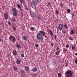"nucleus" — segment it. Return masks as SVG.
Wrapping results in <instances>:
<instances>
[{"mask_svg":"<svg viewBox=\"0 0 77 77\" xmlns=\"http://www.w3.org/2000/svg\"><path fill=\"white\" fill-rule=\"evenodd\" d=\"M39 32V33H38L36 36L37 39L39 40H41L42 39H43L42 37H43V36H45V32L42 31H40Z\"/></svg>","mask_w":77,"mask_h":77,"instance_id":"nucleus-1","label":"nucleus"},{"mask_svg":"<svg viewBox=\"0 0 77 77\" xmlns=\"http://www.w3.org/2000/svg\"><path fill=\"white\" fill-rule=\"evenodd\" d=\"M44 36H45V37L46 38H47V35H45Z\"/></svg>","mask_w":77,"mask_h":77,"instance_id":"nucleus-48","label":"nucleus"},{"mask_svg":"<svg viewBox=\"0 0 77 77\" xmlns=\"http://www.w3.org/2000/svg\"><path fill=\"white\" fill-rule=\"evenodd\" d=\"M13 29H14V30L15 31H16V30H17V29H16V27H15V26H13Z\"/></svg>","mask_w":77,"mask_h":77,"instance_id":"nucleus-29","label":"nucleus"},{"mask_svg":"<svg viewBox=\"0 0 77 77\" xmlns=\"http://www.w3.org/2000/svg\"><path fill=\"white\" fill-rule=\"evenodd\" d=\"M20 1L21 3H23V2H24L23 0H20Z\"/></svg>","mask_w":77,"mask_h":77,"instance_id":"nucleus-33","label":"nucleus"},{"mask_svg":"<svg viewBox=\"0 0 77 77\" xmlns=\"http://www.w3.org/2000/svg\"><path fill=\"white\" fill-rule=\"evenodd\" d=\"M75 56H77V53H75Z\"/></svg>","mask_w":77,"mask_h":77,"instance_id":"nucleus-53","label":"nucleus"},{"mask_svg":"<svg viewBox=\"0 0 77 77\" xmlns=\"http://www.w3.org/2000/svg\"><path fill=\"white\" fill-rule=\"evenodd\" d=\"M54 2H56V0H54Z\"/></svg>","mask_w":77,"mask_h":77,"instance_id":"nucleus-54","label":"nucleus"},{"mask_svg":"<svg viewBox=\"0 0 77 77\" xmlns=\"http://www.w3.org/2000/svg\"><path fill=\"white\" fill-rule=\"evenodd\" d=\"M62 32L63 33V34H65V31H62Z\"/></svg>","mask_w":77,"mask_h":77,"instance_id":"nucleus-44","label":"nucleus"},{"mask_svg":"<svg viewBox=\"0 0 77 77\" xmlns=\"http://www.w3.org/2000/svg\"><path fill=\"white\" fill-rule=\"evenodd\" d=\"M49 32L50 33V35H51V36H53V33H52V31L51 30H49Z\"/></svg>","mask_w":77,"mask_h":77,"instance_id":"nucleus-14","label":"nucleus"},{"mask_svg":"<svg viewBox=\"0 0 77 77\" xmlns=\"http://www.w3.org/2000/svg\"><path fill=\"white\" fill-rule=\"evenodd\" d=\"M29 12L30 13L31 16L34 13V12H33V11H32L31 10H30L29 11Z\"/></svg>","mask_w":77,"mask_h":77,"instance_id":"nucleus-17","label":"nucleus"},{"mask_svg":"<svg viewBox=\"0 0 77 77\" xmlns=\"http://www.w3.org/2000/svg\"><path fill=\"white\" fill-rule=\"evenodd\" d=\"M29 67L28 66H26L25 67V70L27 71H29Z\"/></svg>","mask_w":77,"mask_h":77,"instance_id":"nucleus-10","label":"nucleus"},{"mask_svg":"<svg viewBox=\"0 0 77 77\" xmlns=\"http://www.w3.org/2000/svg\"><path fill=\"white\" fill-rule=\"evenodd\" d=\"M60 49V48H59L57 47V50H59Z\"/></svg>","mask_w":77,"mask_h":77,"instance_id":"nucleus-47","label":"nucleus"},{"mask_svg":"<svg viewBox=\"0 0 77 77\" xmlns=\"http://www.w3.org/2000/svg\"><path fill=\"white\" fill-rule=\"evenodd\" d=\"M54 38L55 39H56L57 38V37L56 36H54Z\"/></svg>","mask_w":77,"mask_h":77,"instance_id":"nucleus-50","label":"nucleus"},{"mask_svg":"<svg viewBox=\"0 0 77 77\" xmlns=\"http://www.w3.org/2000/svg\"><path fill=\"white\" fill-rule=\"evenodd\" d=\"M55 22H56V23H57V20H55Z\"/></svg>","mask_w":77,"mask_h":77,"instance_id":"nucleus-51","label":"nucleus"},{"mask_svg":"<svg viewBox=\"0 0 77 77\" xmlns=\"http://www.w3.org/2000/svg\"><path fill=\"white\" fill-rule=\"evenodd\" d=\"M20 74H21V77H26V72L24 71V70H21L20 71Z\"/></svg>","mask_w":77,"mask_h":77,"instance_id":"nucleus-4","label":"nucleus"},{"mask_svg":"<svg viewBox=\"0 0 77 77\" xmlns=\"http://www.w3.org/2000/svg\"><path fill=\"white\" fill-rule=\"evenodd\" d=\"M1 42V38H0V42Z\"/></svg>","mask_w":77,"mask_h":77,"instance_id":"nucleus-55","label":"nucleus"},{"mask_svg":"<svg viewBox=\"0 0 77 77\" xmlns=\"http://www.w3.org/2000/svg\"><path fill=\"white\" fill-rule=\"evenodd\" d=\"M61 73H59L58 74V77H61Z\"/></svg>","mask_w":77,"mask_h":77,"instance_id":"nucleus-28","label":"nucleus"},{"mask_svg":"<svg viewBox=\"0 0 77 77\" xmlns=\"http://www.w3.org/2000/svg\"><path fill=\"white\" fill-rule=\"evenodd\" d=\"M37 17L38 20H40V18H41V16L39 15H38L37 16Z\"/></svg>","mask_w":77,"mask_h":77,"instance_id":"nucleus-22","label":"nucleus"},{"mask_svg":"<svg viewBox=\"0 0 77 77\" xmlns=\"http://www.w3.org/2000/svg\"><path fill=\"white\" fill-rule=\"evenodd\" d=\"M60 50H59L57 51L56 53H55V54L57 55V56H58V55H59V54L60 53Z\"/></svg>","mask_w":77,"mask_h":77,"instance_id":"nucleus-13","label":"nucleus"},{"mask_svg":"<svg viewBox=\"0 0 77 77\" xmlns=\"http://www.w3.org/2000/svg\"><path fill=\"white\" fill-rule=\"evenodd\" d=\"M13 15H14V16H17V13L15 12L13 13Z\"/></svg>","mask_w":77,"mask_h":77,"instance_id":"nucleus-25","label":"nucleus"},{"mask_svg":"<svg viewBox=\"0 0 77 77\" xmlns=\"http://www.w3.org/2000/svg\"><path fill=\"white\" fill-rule=\"evenodd\" d=\"M47 7H49V6H48V5H47Z\"/></svg>","mask_w":77,"mask_h":77,"instance_id":"nucleus-56","label":"nucleus"},{"mask_svg":"<svg viewBox=\"0 0 77 77\" xmlns=\"http://www.w3.org/2000/svg\"><path fill=\"white\" fill-rule=\"evenodd\" d=\"M69 39L70 40H71V41H73V39L71 37H69Z\"/></svg>","mask_w":77,"mask_h":77,"instance_id":"nucleus-30","label":"nucleus"},{"mask_svg":"<svg viewBox=\"0 0 77 77\" xmlns=\"http://www.w3.org/2000/svg\"><path fill=\"white\" fill-rule=\"evenodd\" d=\"M38 71V68L36 67H35L33 69H32L31 71L32 72H36Z\"/></svg>","mask_w":77,"mask_h":77,"instance_id":"nucleus-6","label":"nucleus"},{"mask_svg":"<svg viewBox=\"0 0 77 77\" xmlns=\"http://www.w3.org/2000/svg\"><path fill=\"white\" fill-rule=\"evenodd\" d=\"M20 9L21 11H23V9H22L21 8H20Z\"/></svg>","mask_w":77,"mask_h":77,"instance_id":"nucleus-52","label":"nucleus"},{"mask_svg":"<svg viewBox=\"0 0 77 77\" xmlns=\"http://www.w3.org/2000/svg\"><path fill=\"white\" fill-rule=\"evenodd\" d=\"M16 46L17 47V48L20 49L21 48V46H20V45L17 44L16 45Z\"/></svg>","mask_w":77,"mask_h":77,"instance_id":"nucleus-16","label":"nucleus"},{"mask_svg":"<svg viewBox=\"0 0 77 77\" xmlns=\"http://www.w3.org/2000/svg\"><path fill=\"white\" fill-rule=\"evenodd\" d=\"M31 6L33 9H36V5H35V3L34 2H32L31 3Z\"/></svg>","mask_w":77,"mask_h":77,"instance_id":"nucleus-5","label":"nucleus"},{"mask_svg":"<svg viewBox=\"0 0 77 77\" xmlns=\"http://www.w3.org/2000/svg\"><path fill=\"white\" fill-rule=\"evenodd\" d=\"M66 48H69V45H66Z\"/></svg>","mask_w":77,"mask_h":77,"instance_id":"nucleus-37","label":"nucleus"},{"mask_svg":"<svg viewBox=\"0 0 77 77\" xmlns=\"http://www.w3.org/2000/svg\"><path fill=\"white\" fill-rule=\"evenodd\" d=\"M9 39L12 42H16V38L13 36H11L9 37Z\"/></svg>","mask_w":77,"mask_h":77,"instance_id":"nucleus-3","label":"nucleus"},{"mask_svg":"<svg viewBox=\"0 0 77 77\" xmlns=\"http://www.w3.org/2000/svg\"><path fill=\"white\" fill-rule=\"evenodd\" d=\"M72 71L68 70L65 73V77H71L72 76Z\"/></svg>","mask_w":77,"mask_h":77,"instance_id":"nucleus-2","label":"nucleus"},{"mask_svg":"<svg viewBox=\"0 0 77 77\" xmlns=\"http://www.w3.org/2000/svg\"><path fill=\"white\" fill-rule=\"evenodd\" d=\"M67 12H68V13H69L71 12V10L69 9H68L67 10Z\"/></svg>","mask_w":77,"mask_h":77,"instance_id":"nucleus-32","label":"nucleus"},{"mask_svg":"<svg viewBox=\"0 0 77 77\" xmlns=\"http://www.w3.org/2000/svg\"><path fill=\"white\" fill-rule=\"evenodd\" d=\"M63 26L64 27L66 28V29H68V26H67V25H63Z\"/></svg>","mask_w":77,"mask_h":77,"instance_id":"nucleus-26","label":"nucleus"},{"mask_svg":"<svg viewBox=\"0 0 77 77\" xmlns=\"http://www.w3.org/2000/svg\"><path fill=\"white\" fill-rule=\"evenodd\" d=\"M35 47L38 48L39 47V45L38 44H36L35 45Z\"/></svg>","mask_w":77,"mask_h":77,"instance_id":"nucleus-35","label":"nucleus"},{"mask_svg":"<svg viewBox=\"0 0 77 77\" xmlns=\"http://www.w3.org/2000/svg\"><path fill=\"white\" fill-rule=\"evenodd\" d=\"M21 16H23V15H24V13L23 12H21Z\"/></svg>","mask_w":77,"mask_h":77,"instance_id":"nucleus-40","label":"nucleus"},{"mask_svg":"<svg viewBox=\"0 0 77 77\" xmlns=\"http://www.w3.org/2000/svg\"><path fill=\"white\" fill-rule=\"evenodd\" d=\"M51 45L53 47L54 45V44L53 43H51Z\"/></svg>","mask_w":77,"mask_h":77,"instance_id":"nucleus-46","label":"nucleus"},{"mask_svg":"<svg viewBox=\"0 0 77 77\" xmlns=\"http://www.w3.org/2000/svg\"><path fill=\"white\" fill-rule=\"evenodd\" d=\"M63 50L65 51V52H66L67 51V49L66 48H64L63 49Z\"/></svg>","mask_w":77,"mask_h":77,"instance_id":"nucleus-34","label":"nucleus"},{"mask_svg":"<svg viewBox=\"0 0 77 77\" xmlns=\"http://www.w3.org/2000/svg\"><path fill=\"white\" fill-rule=\"evenodd\" d=\"M13 68L14 69V70H15V71H17V70L18 69V68L17 66H14L13 67Z\"/></svg>","mask_w":77,"mask_h":77,"instance_id":"nucleus-19","label":"nucleus"},{"mask_svg":"<svg viewBox=\"0 0 77 77\" xmlns=\"http://www.w3.org/2000/svg\"><path fill=\"white\" fill-rule=\"evenodd\" d=\"M17 7L19 9H21V6L19 5V4H17Z\"/></svg>","mask_w":77,"mask_h":77,"instance_id":"nucleus-31","label":"nucleus"},{"mask_svg":"<svg viewBox=\"0 0 77 77\" xmlns=\"http://www.w3.org/2000/svg\"><path fill=\"white\" fill-rule=\"evenodd\" d=\"M73 33H74V32L73 31V30L72 29L70 30V34L71 35H73Z\"/></svg>","mask_w":77,"mask_h":77,"instance_id":"nucleus-12","label":"nucleus"},{"mask_svg":"<svg viewBox=\"0 0 77 77\" xmlns=\"http://www.w3.org/2000/svg\"><path fill=\"white\" fill-rule=\"evenodd\" d=\"M32 75V77H36V74H33Z\"/></svg>","mask_w":77,"mask_h":77,"instance_id":"nucleus-27","label":"nucleus"},{"mask_svg":"<svg viewBox=\"0 0 77 77\" xmlns=\"http://www.w3.org/2000/svg\"><path fill=\"white\" fill-rule=\"evenodd\" d=\"M13 54L14 56H16L17 54V51L15 50H13Z\"/></svg>","mask_w":77,"mask_h":77,"instance_id":"nucleus-9","label":"nucleus"},{"mask_svg":"<svg viewBox=\"0 0 77 77\" xmlns=\"http://www.w3.org/2000/svg\"><path fill=\"white\" fill-rule=\"evenodd\" d=\"M12 21H13V22H14V21H15V19H14V18H13L12 19Z\"/></svg>","mask_w":77,"mask_h":77,"instance_id":"nucleus-36","label":"nucleus"},{"mask_svg":"<svg viewBox=\"0 0 77 77\" xmlns=\"http://www.w3.org/2000/svg\"><path fill=\"white\" fill-rule=\"evenodd\" d=\"M50 2L48 3L47 4V6H49V5H50Z\"/></svg>","mask_w":77,"mask_h":77,"instance_id":"nucleus-42","label":"nucleus"},{"mask_svg":"<svg viewBox=\"0 0 77 77\" xmlns=\"http://www.w3.org/2000/svg\"><path fill=\"white\" fill-rule=\"evenodd\" d=\"M30 29H31V30H32V31H33V30H35V28H34V27H31Z\"/></svg>","mask_w":77,"mask_h":77,"instance_id":"nucleus-24","label":"nucleus"},{"mask_svg":"<svg viewBox=\"0 0 77 77\" xmlns=\"http://www.w3.org/2000/svg\"><path fill=\"white\" fill-rule=\"evenodd\" d=\"M4 17L5 19H6V20H8L9 18V16H8V14H5L4 16Z\"/></svg>","mask_w":77,"mask_h":77,"instance_id":"nucleus-8","label":"nucleus"},{"mask_svg":"<svg viewBox=\"0 0 77 77\" xmlns=\"http://www.w3.org/2000/svg\"><path fill=\"white\" fill-rule=\"evenodd\" d=\"M25 9H26L27 11H28V8L27 7H26L25 8Z\"/></svg>","mask_w":77,"mask_h":77,"instance_id":"nucleus-49","label":"nucleus"},{"mask_svg":"<svg viewBox=\"0 0 77 77\" xmlns=\"http://www.w3.org/2000/svg\"><path fill=\"white\" fill-rule=\"evenodd\" d=\"M22 39H23V40H26V39H27V36H23V38Z\"/></svg>","mask_w":77,"mask_h":77,"instance_id":"nucleus-18","label":"nucleus"},{"mask_svg":"<svg viewBox=\"0 0 77 77\" xmlns=\"http://www.w3.org/2000/svg\"><path fill=\"white\" fill-rule=\"evenodd\" d=\"M16 63L17 64H20L21 63V61L20 60H17L16 61Z\"/></svg>","mask_w":77,"mask_h":77,"instance_id":"nucleus-15","label":"nucleus"},{"mask_svg":"<svg viewBox=\"0 0 77 77\" xmlns=\"http://www.w3.org/2000/svg\"><path fill=\"white\" fill-rule=\"evenodd\" d=\"M72 17H75V15H74V14L73 13L72 14Z\"/></svg>","mask_w":77,"mask_h":77,"instance_id":"nucleus-39","label":"nucleus"},{"mask_svg":"<svg viewBox=\"0 0 77 77\" xmlns=\"http://www.w3.org/2000/svg\"><path fill=\"white\" fill-rule=\"evenodd\" d=\"M24 54H22L21 55V57H24Z\"/></svg>","mask_w":77,"mask_h":77,"instance_id":"nucleus-38","label":"nucleus"},{"mask_svg":"<svg viewBox=\"0 0 77 77\" xmlns=\"http://www.w3.org/2000/svg\"><path fill=\"white\" fill-rule=\"evenodd\" d=\"M75 46L72 45V49L73 50H74L75 49Z\"/></svg>","mask_w":77,"mask_h":77,"instance_id":"nucleus-20","label":"nucleus"},{"mask_svg":"<svg viewBox=\"0 0 77 77\" xmlns=\"http://www.w3.org/2000/svg\"><path fill=\"white\" fill-rule=\"evenodd\" d=\"M59 29H60V31L62 30V27H63V24H60L59 25Z\"/></svg>","mask_w":77,"mask_h":77,"instance_id":"nucleus-7","label":"nucleus"},{"mask_svg":"<svg viewBox=\"0 0 77 77\" xmlns=\"http://www.w3.org/2000/svg\"><path fill=\"white\" fill-rule=\"evenodd\" d=\"M55 12L56 13H57V14H59V12H58V11H57V10H56Z\"/></svg>","mask_w":77,"mask_h":77,"instance_id":"nucleus-43","label":"nucleus"},{"mask_svg":"<svg viewBox=\"0 0 77 77\" xmlns=\"http://www.w3.org/2000/svg\"><path fill=\"white\" fill-rule=\"evenodd\" d=\"M39 1V0H32V2H34V3H35V2H38Z\"/></svg>","mask_w":77,"mask_h":77,"instance_id":"nucleus-21","label":"nucleus"},{"mask_svg":"<svg viewBox=\"0 0 77 77\" xmlns=\"http://www.w3.org/2000/svg\"><path fill=\"white\" fill-rule=\"evenodd\" d=\"M31 16L32 17L35 18L36 17V14H35V13H34L33 14H32Z\"/></svg>","mask_w":77,"mask_h":77,"instance_id":"nucleus-11","label":"nucleus"},{"mask_svg":"<svg viewBox=\"0 0 77 77\" xmlns=\"http://www.w3.org/2000/svg\"><path fill=\"white\" fill-rule=\"evenodd\" d=\"M11 22L9 21L8 22V24H9V25H11Z\"/></svg>","mask_w":77,"mask_h":77,"instance_id":"nucleus-45","label":"nucleus"},{"mask_svg":"<svg viewBox=\"0 0 77 77\" xmlns=\"http://www.w3.org/2000/svg\"><path fill=\"white\" fill-rule=\"evenodd\" d=\"M60 6H61V7H63V5L62 4H60Z\"/></svg>","mask_w":77,"mask_h":77,"instance_id":"nucleus-41","label":"nucleus"},{"mask_svg":"<svg viewBox=\"0 0 77 77\" xmlns=\"http://www.w3.org/2000/svg\"><path fill=\"white\" fill-rule=\"evenodd\" d=\"M12 11H13V12H16V11H17V10H16V9L13 8L12 9Z\"/></svg>","mask_w":77,"mask_h":77,"instance_id":"nucleus-23","label":"nucleus"}]
</instances>
